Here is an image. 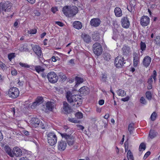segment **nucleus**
Segmentation results:
<instances>
[{"instance_id": "obj_47", "label": "nucleus", "mask_w": 160, "mask_h": 160, "mask_svg": "<svg viewBox=\"0 0 160 160\" xmlns=\"http://www.w3.org/2000/svg\"><path fill=\"white\" fill-rule=\"evenodd\" d=\"M57 141H48V144L51 145L53 146L57 143Z\"/></svg>"}, {"instance_id": "obj_29", "label": "nucleus", "mask_w": 160, "mask_h": 160, "mask_svg": "<svg viewBox=\"0 0 160 160\" xmlns=\"http://www.w3.org/2000/svg\"><path fill=\"white\" fill-rule=\"evenodd\" d=\"M117 92L118 95L121 97L124 96L126 95V92L121 89H119L118 90Z\"/></svg>"}, {"instance_id": "obj_33", "label": "nucleus", "mask_w": 160, "mask_h": 160, "mask_svg": "<svg viewBox=\"0 0 160 160\" xmlns=\"http://www.w3.org/2000/svg\"><path fill=\"white\" fill-rule=\"evenodd\" d=\"M134 123H131L129 125L128 130L131 134L132 133L134 129Z\"/></svg>"}, {"instance_id": "obj_3", "label": "nucleus", "mask_w": 160, "mask_h": 160, "mask_svg": "<svg viewBox=\"0 0 160 160\" xmlns=\"http://www.w3.org/2000/svg\"><path fill=\"white\" fill-rule=\"evenodd\" d=\"M12 4L9 2L6 1L4 3H0V12L4 11H9L11 8Z\"/></svg>"}, {"instance_id": "obj_19", "label": "nucleus", "mask_w": 160, "mask_h": 160, "mask_svg": "<svg viewBox=\"0 0 160 160\" xmlns=\"http://www.w3.org/2000/svg\"><path fill=\"white\" fill-rule=\"evenodd\" d=\"M100 23V19L98 18H93L91 19L90 21L91 25L94 27L98 26Z\"/></svg>"}, {"instance_id": "obj_13", "label": "nucleus", "mask_w": 160, "mask_h": 160, "mask_svg": "<svg viewBox=\"0 0 160 160\" xmlns=\"http://www.w3.org/2000/svg\"><path fill=\"white\" fill-rule=\"evenodd\" d=\"M62 111L66 114L68 113L71 111V107L66 102H63Z\"/></svg>"}, {"instance_id": "obj_5", "label": "nucleus", "mask_w": 160, "mask_h": 160, "mask_svg": "<svg viewBox=\"0 0 160 160\" xmlns=\"http://www.w3.org/2000/svg\"><path fill=\"white\" fill-rule=\"evenodd\" d=\"M19 94L18 89L16 88L13 87L9 89L8 94L10 97L15 98L18 97Z\"/></svg>"}, {"instance_id": "obj_49", "label": "nucleus", "mask_w": 160, "mask_h": 160, "mask_svg": "<svg viewBox=\"0 0 160 160\" xmlns=\"http://www.w3.org/2000/svg\"><path fill=\"white\" fill-rule=\"evenodd\" d=\"M107 78V76L105 74H102V78L101 80L103 82H105L106 81Z\"/></svg>"}, {"instance_id": "obj_45", "label": "nucleus", "mask_w": 160, "mask_h": 160, "mask_svg": "<svg viewBox=\"0 0 160 160\" xmlns=\"http://www.w3.org/2000/svg\"><path fill=\"white\" fill-rule=\"evenodd\" d=\"M122 50L124 53H127L129 52V48L128 47H123L122 48Z\"/></svg>"}, {"instance_id": "obj_43", "label": "nucleus", "mask_w": 160, "mask_h": 160, "mask_svg": "<svg viewBox=\"0 0 160 160\" xmlns=\"http://www.w3.org/2000/svg\"><path fill=\"white\" fill-rule=\"evenodd\" d=\"M97 34L96 35V34H94L92 36L93 39L95 41L98 40L99 38V34L97 33Z\"/></svg>"}, {"instance_id": "obj_52", "label": "nucleus", "mask_w": 160, "mask_h": 160, "mask_svg": "<svg viewBox=\"0 0 160 160\" xmlns=\"http://www.w3.org/2000/svg\"><path fill=\"white\" fill-rule=\"evenodd\" d=\"M14 54L12 53L8 55V58L9 60L10 61L14 57Z\"/></svg>"}, {"instance_id": "obj_38", "label": "nucleus", "mask_w": 160, "mask_h": 160, "mask_svg": "<svg viewBox=\"0 0 160 160\" xmlns=\"http://www.w3.org/2000/svg\"><path fill=\"white\" fill-rule=\"evenodd\" d=\"M28 33L31 34H34L36 33L37 30L35 28L30 29L28 31Z\"/></svg>"}, {"instance_id": "obj_40", "label": "nucleus", "mask_w": 160, "mask_h": 160, "mask_svg": "<svg viewBox=\"0 0 160 160\" xmlns=\"http://www.w3.org/2000/svg\"><path fill=\"white\" fill-rule=\"evenodd\" d=\"M154 41L156 44L160 45V36H157L155 38Z\"/></svg>"}, {"instance_id": "obj_50", "label": "nucleus", "mask_w": 160, "mask_h": 160, "mask_svg": "<svg viewBox=\"0 0 160 160\" xmlns=\"http://www.w3.org/2000/svg\"><path fill=\"white\" fill-rule=\"evenodd\" d=\"M0 67L3 70H5V69L6 65L5 64L1 62H0Z\"/></svg>"}, {"instance_id": "obj_1", "label": "nucleus", "mask_w": 160, "mask_h": 160, "mask_svg": "<svg viewBox=\"0 0 160 160\" xmlns=\"http://www.w3.org/2000/svg\"><path fill=\"white\" fill-rule=\"evenodd\" d=\"M66 97L68 101L75 107L80 106L82 103L81 96L78 95H72L69 91L67 92Z\"/></svg>"}, {"instance_id": "obj_62", "label": "nucleus", "mask_w": 160, "mask_h": 160, "mask_svg": "<svg viewBox=\"0 0 160 160\" xmlns=\"http://www.w3.org/2000/svg\"><path fill=\"white\" fill-rule=\"evenodd\" d=\"M27 1L29 3L33 4H34L36 0H27Z\"/></svg>"}, {"instance_id": "obj_4", "label": "nucleus", "mask_w": 160, "mask_h": 160, "mask_svg": "<svg viewBox=\"0 0 160 160\" xmlns=\"http://www.w3.org/2000/svg\"><path fill=\"white\" fill-rule=\"evenodd\" d=\"M93 51L97 55H99L102 52V48L101 45L99 43L96 42L93 45Z\"/></svg>"}, {"instance_id": "obj_54", "label": "nucleus", "mask_w": 160, "mask_h": 160, "mask_svg": "<svg viewBox=\"0 0 160 160\" xmlns=\"http://www.w3.org/2000/svg\"><path fill=\"white\" fill-rule=\"evenodd\" d=\"M74 59H72L70 60L69 61V64L73 66L74 64Z\"/></svg>"}, {"instance_id": "obj_18", "label": "nucleus", "mask_w": 160, "mask_h": 160, "mask_svg": "<svg viewBox=\"0 0 160 160\" xmlns=\"http://www.w3.org/2000/svg\"><path fill=\"white\" fill-rule=\"evenodd\" d=\"M79 92L81 94L85 95L89 93V90L87 87L84 86L79 89Z\"/></svg>"}, {"instance_id": "obj_22", "label": "nucleus", "mask_w": 160, "mask_h": 160, "mask_svg": "<svg viewBox=\"0 0 160 160\" xmlns=\"http://www.w3.org/2000/svg\"><path fill=\"white\" fill-rule=\"evenodd\" d=\"M76 84L75 87H77L80 84L82 83L84 81L83 78L78 76H76L75 78Z\"/></svg>"}, {"instance_id": "obj_7", "label": "nucleus", "mask_w": 160, "mask_h": 160, "mask_svg": "<svg viewBox=\"0 0 160 160\" xmlns=\"http://www.w3.org/2000/svg\"><path fill=\"white\" fill-rule=\"evenodd\" d=\"M124 58L121 56H118L116 58L115 60L114 64L115 66L117 68H121L123 65Z\"/></svg>"}, {"instance_id": "obj_25", "label": "nucleus", "mask_w": 160, "mask_h": 160, "mask_svg": "<svg viewBox=\"0 0 160 160\" xmlns=\"http://www.w3.org/2000/svg\"><path fill=\"white\" fill-rule=\"evenodd\" d=\"M114 12L116 16L117 17H120L122 15V11L118 7H116L115 8Z\"/></svg>"}, {"instance_id": "obj_57", "label": "nucleus", "mask_w": 160, "mask_h": 160, "mask_svg": "<svg viewBox=\"0 0 160 160\" xmlns=\"http://www.w3.org/2000/svg\"><path fill=\"white\" fill-rule=\"evenodd\" d=\"M34 13L35 16H39L40 15V13L37 10H35L34 11Z\"/></svg>"}, {"instance_id": "obj_10", "label": "nucleus", "mask_w": 160, "mask_h": 160, "mask_svg": "<svg viewBox=\"0 0 160 160\" xmlns=\"http://www.w3.org/2000/svg\"><path fill=\"white\" fill-rule=\"evenodd\" d=\"M33 51L39 57L42 55L41 48L38 45H35L32 47Z\"/></svg>"}, {"instance_id": "obj_55", "label": "nucleus", "mask_w": 160, "mask_h": 160, "mask_svg": "<svg viewBox=\"0 0 160 160\" xmlns=\"http://www.w3.org/2000/svg\"><path fill=\"white\" fill-rule=\"evenodd\" d=\"M55 23L60 27H62L64 25V24L60 22L56 21L55 22Z\"/></svg>"}, {"instance_id": "obj_9", "label": "nucleus", "mask_w": 160, "mask_h": 160, "mask_svg": "<svg viewBox=\"0 0 160 160\" xmlns=\"http://www.w3.org/2000/svg\"><path fill=\"white\" fill-rule=\"evenodd\" d=\"M54 108V104L51 102H47L46 104L45 112H48L52 111Z\"/></svg>"}, {"instance_id": "obj_59", "label": "nucleus", "mask_w": 160, "mask_h": 160, "mask_svg": "<svg viewBox=\"0 0 160 160\" xmlns=\"http://www.w3.org/2000/svg\"><path fill=\"white\" fill-rule=\"evenodd\" d=\"M68 145L70 146L72 145L74 143V141H68Z\"/></svg>"}, {"instance_id": "obj_60", "label": "nucleus", "mask_w": 160, "mask_h": 160, "mask_svg": "<svg viewBox=\"0 0 160 160\" xmlns=\"http://www.w3.org/2000/svg\"><path fill=\"white\" fill-rule=\"evenodd\" d=\"M104 103V101L102 99L100 100L98 102V103L100 105H103Z\"/></svg>"}, {"instance_id": "obj_32", "label": "nucleus", "mask_w": 160, "mask_h": 160, "mask_svg": "<svg viewBox=\"0 0 160 160\" xmlns=\"http://www.w3.org/2000/svg\"><path fill=\"white\" fill-rule=\"evenodd\" d=\"M140 48L142 51H144L146 48V46L145 43L141 41L140 43Z\"/></svg>"}, {"instance_id": "obj_44", "label": "nucleus", "mask_w": 160, "mask_h": 160, "mask_svg": "<svg viewBox=\"0 0 160 160\" xmlns=\"http://www.w3.org/2000/svg\"><path fill=\"white\" fill-rule=\"evenodd\" d=\"M146 96L148 99H151L152 98L151 93L149 92H147L146 93Z\"/></svg>"}, {"instance_id": "obj_24", "label": "nucleus", "mask_w": 160, "mask_h": 160, "mask_svg": "<svg viewBox=\"0 0 160 160\" xmlns=\"http://www.w3.org/2000/svg\"><path fill=\"white\" fill-rule=\"evenodd\" d=\"M48 140H57V137L55 134L53 133H49L48 135Z\"/></svg>"}, {"instance_id": "obj_36", "label": "nucleus", "mask_w": 160, "mask_h": 160, "mask_svg": "<svg viewBox=\"0 0 160 160\" xmlns=\"http://www.w3.org/2000/svg\"><path fill=\"white\" fill-rule=\"evenodd\" d=\"M42 97H40L37 98L35 102L38 105H39L42 102Z\"/></svg>"}, {"instance_id": "obj_48", "label": "nucleus", "mask_w": 160, "mask_h": 160, "mask_svg": "<svg viewBox=\"0 0 160 160\" xmlns=\"http://www.w3.org/2000/svg\"><path fill=\"white\" fill-rule=\"evenodd\" d=\"M69 121L74 123H78L79 122V121L77 120H76L74 118H71L69 119Z\"/></svg>"}, {"instance_id": "obj_51", "label": "nucleus", "mask_w": 160, "mask_h": 160, "mask_svg": "<svg viewBox=\"0 0 160 160\" xmlns=\"http://www.w3.org/2000/svg\"><path fill=\"white\" fill-rule=\"evenodd\" d=\"M52 12L54 13H55L58 10V8L57 7H54L51 8Z\"/></svg>"}, {"instance_id": "obj_16", "label": "nucleus", "mask_w": 160, "mask_h": 160, "mask_svg": "<svg viewBox=\"0 0 160 160\" xmlns=\"http://www.w3.org/2000/svg\"><path fill=\"white\" fill-rule=\"evenodd\" d=\"M81 37L83 41L86 43H89L91 41L90 36L85 33H82Z\"/></svg>"}, {"instance_id": "obj_34", "label": "nucleus", "mask_w": 160, "mask_h": 160, "mask_svg": "<svg viewBox=\"0 0 160 160\" xmlns=\"http://www.w3.org/2000/svg\"><path fill=\"white\" fill-rule=\"evenodd\" d=\"M146 148V145L144 143H142L139 147V150L141 151H143L145 150Z\"/></svg>"}, {"instance_id": "obj_31", "label": "nucleus", "mask_w": 160, "mask_h": 160, "mask_svg": "<svg viewBox=\"0 0 160 160\" xmlns=\"http://www.w3.org/2000/svg\"><path fill=\"white\" fill-rule=\"evenodd\" d=\"M105 60L106 61H109L111 59L110 54L108 53H105L103 56Z\"/></svg>"}, {"instance_id": "obj_41", "label": "nucleus", "mask_w": 160, "mask_h": 160, "mask_svg": "<svg viewBox=\"0 0 160 160\" xmlns=\"http://www.w3.org/2000/svg\"><path fill=\"white\" fill-rule=\"evenodd\" d=\"M39 105L35 101L32 103V104H29V107H30L31 108L34 109L37 106Z\"/></svg>"}, {"instance_id": "obj_21", "label": "nucleus", "mask_w": 160, "mask_h": 160, "mask_svg": "<svg viewBox=\"0 0 160 160\" xmlns=\"http://www.w3.org/2000/svg\"><path fill=\"white\" fill-rule=\"evenodd\" d=\"M139 58L137 54H135L133 55V65L134 67L138 66L139 63Z\"/></svg>"}, {"instance_id": "obj_63", "label": "nucleus", "mask_w": 160, "mask_h": 160, "mask_svg": "<svg viewBox=\"0 0 160 160\" xmlns=\"http://www.w3.org/2000/svg\"><path fill=\"white\" fill-rule=\"evenodd\" d=\"M129 99V97H126L125 98H123L122 99V100L124 102L127 101Z\"/></svg>"}, {"instance_id": "obj_56", "label": "nucleus", "mask_w": 160, "mask_h": 160, "mask_svg": "<svg viewBox=\"0 0 160 160\" xmlns=\"http://www.w3.org/2000/svg\"><path fill=\"white\" fill-rule=\"evenodd\" d=\"M140 102L143 104H145L146 103V102L144 98L143 97L141 98L140 99Z\"/></svg>"}, {"instance_id": "obj_37", "label": "nucleus", "mask_w": 160, "mask_h": 160, "mask_svg": "<svg viewBox=\"0 0 160 160\" xmlns=\"http://www.w3.org/2000/svg\"><path fill=\"white\" fill-rule=\"evenodd\" d=\"M157 116V114L155 112H154L152 114L150 118L152 121H154L156 119Z\"/></svg>"}, {"instance_id": "obj_15", "label": "nucleus", "mask_w": 160, "mask_h": 160, "mask_svg": "<svg viewBox=\"0 0 160 160\" xmlns=\"http://www.w3.org/2000/svg\"><path fill=\"white\" fill-rule=\"evenodd\" d=\"M121 24L122 27L125 28H128L130 25V22L127 17L123 18L121 20Z\"/></svg>"}, {"instance_id": "obj_30", "label": "nucleus", "mask_w": 160, "mask_h": 160, "mask_svg": "<svg viewBox=\"0 0 160 160\" xmlns=\"http://www.w3.org/2000/svg\"><path fill=\"white\" fill-rule=\"evenodd\" d=\"M35 69L36 71L38 73L42 72L44 70V69L40 66H36Z\"/></svg>"}, {"instance_id": "obj_35", "label": "nucleus", "mask_w": 160, "mask_h": 160, "mask_svg": "<svg viewBox=\"0 0 160 160\" xmlns=\"http://www.w3.org/2000/svg\"><path fill=\"white\" fill-rule=\"evenodd\" d=\"M60 134L63 138H64L65 139H68L70 138L71 136L69 135H68L65 133L63 134L60 133Z\"/></svg>"}, {"instance_id": "obj_39", "label": "nucleus", "mask_w": 160, "mask_h": 160, "mask_svg": "<svg viewBox=\"0 0 160 160\" xmlns=\"http://www.w3.org/2000/svg\"><path fill=\"white\" fill-rule=\"evenodd\" d=\"M19 65L21 66L23 68H29L30 66L26 63H23L21 62L19 63Z\"/></svg>"}, {"instance_id": "obj_17", "label": "nucleus", "mask_w": 160, "mask_h": 160, "mask_svg": "<svg viewBox=\"0 0 160 160\" xmlns=\"http://www.w3.org/2000/svg\"><path fill=\"white\" fill-rule=\"evenodd\" d=\"M151 61V58L148 56H146L144 58L143 60V65L145 67H147L149 65Z\"/></svg>"}, {"instance_id": "obj_28", "label": "nucleus", "mask_w": 160, "mask_h": 160, "mask_svg": "<svg viewBox=\"0 0 160 160\" xmlns=\"http://www.w3.org/2000/svg\"><path fill=\"white\" fill-rule=\"evenodd\" d=\"M127 157L128 160H134L133 154L130 150H128V152Z\"/></svg>"}, {"instance_id": "obj_23", "label": "nucleus", "mask_w": 160, "mask_h": 160, "mask_svg": "<svg viewBox=\"0 0 160 160\" xmlns=\"http://www.w3.org/2000/svg\"><path fill=\"white\" fill-rule=\"evenodd\" d=\"M73 27L77 29H81L82 27V23L79 21H76L73 23Z\"/></svg>"}, {"instance_id": "obj_14", "label": "nucleus", "mask_w": 160, "mask_h": 160, "mask_svg": "<svg viewBox=\"0 0 160 160\" xmlns=\"http://www.w3.org/2000/svg\"><path fill=\"white\" fill-rule=\"evenodd\" d=\"M13 157L14 156L16 157H19L22 155V152L21 150L18 147H15L12 151Z\"/></svg>"}, {"instance_id": "obj_12", "label": "nucleus", "mask_w": 160, "mask_h": 160, "mask_svg": "<svg viewBox=\"0 0 160 160\" xmlns=\"http://www.w3.org/2000/svg\"><path fill=\"white\" fill-rule=\"evenodd\" d=\"M67 146L66 142L65 141H60L58 143V148L60 151L64 150Z\"/></svg>"}, {"instance_id": "obj_8", "label": "nucleus", "mask_w": 160, "mask_h": 160, "mask_svg": "<svg viewBox=\"0 0 160 160\" xmlns=\"http://www.w3.org/2000/svg\"><path fill=\"white\" fill-rule=\"evenodd\" d=\"M150 19L147 16H142L140 19V24L142 26H146L149 23Z\"/></svg>"}, {"instance_id": "obj_58", "label": "nucleus", "mask_w": 160, "mask_h": 160, "mask_svg": "<svg viewBox=\"0 0 160 160\" xmlns=\"http://www.w3.org/2000/svg\"><path fill=\"white\" fill-rule=\"evenodd\" d=\"M150 152L149 151L147 152L145 154L144 156V158L146 159V158L150 154Z\"/></svg>"}, {"instance_id": "obj_61", "label": "nucleus", "mask_w": 160, "mask_h": 160, "mask_svg": "<svg viewBox=\"0 0 160 160\" xmlns=\"http://www.w3.org/2000/svg\"><path fill=\"white\" fill-rule=\"evenodd\" d=\"M58 58V57H57L53 56L52 58V60L53 62H56L57 61V58Z\"/></svg>"}, {"instance_id": "obj_42", "label": "nucleus", "mask_w": 160, "mask_h": 160, "mask_svg": "<svg viewBox=\"0 0 160 160\" xmlns=\"http://www.w3.org/2000/svg\"><path fill=\"white\" fill-rule=\"evenodd\" d=\"M75 116L78 118L81 119L82 118L83 115L81 112H78L76 113Z\"/></svg>"}, {"instance_id": "obj_46", "label": "nucleus", "mask_w": 160, "mask_h": 160, "mask_svg": "<svg viewBox=\"0 0 160 160\" xmlns=\"http://www.w3.org/2000/svg\"><path fill=\"white\" fill-rule=\"evenodd\" d=\"M18 74L17 71L15 69L13 68L11 70V74L12 75L16 76Z\"/></svg>"}, {"instance_id": "obj_53", "label": "nucleus", "mask_w": 160, "mask_h": 160, "mask_svg": "<svg viewBox=\"0 0 160 160\" xmlns=\"http://www.w3.org/2000/svg\"><path fill=\"white\" fill-rule=\"evenodd\" d=\"M117 77L116 75L113 74L110 77V79H112L113 82H115L116 80Z\"/></svg>"}, {"instance_id": "obj_2", "label": "nucleus", "mask_w": 160, "mask_h": 160, "mask_svg": "<svg viewBox=\"0 0 160 160\" xmlns=\"http://www.w3.org/2000/svg\"><path fill=\"white\" fill-rule=\"evenodd\" d=\"M62 12L66 16L71 17L74 16L78 12V8L75 6H66L63 8Z\"/></svg>"}, {"instance_id": "obj_6", "label": "nucleus", "mask_w": 160, "mask_h": 160, "mask_svg": "<svg viewBox=\"0 0 160 160\" xmlns=\"http://www.w3.org/2000/svg\"><path fill=\"white\" fill-rule=\"evenodd\" d=\"M47 77L49 81L52 83L56 82L58 79V76L54 72H50L48 73Z\"/></svg>"}, {"instance_id": "obj_20", "label": "nucleus", "mask_w": 160, "mask_h": 160, "mask_svg": "<svg viewBox=\"0 0 160 160\" xmlns=\"http://www.w3.org/2000/svg\"><path fill=\"white\" fill-rule=\"evenodd\" d=\"M157 75V72L156 70H154L153 71V74L151 76V77L148 80V82L149 84H151L152 83V78H153L154 81L155 82H156V81Z\"/></svg>"}, {"instance_id": "obj_11", "label": "nucleus", "mask_w": 160, "mask_h": 160, "mask_svg": "<svg viewBox=\"0 0 160 160\" xmlns=\"http://www.w3.org/2000/svg\"><path fill=\"white\" fill-rule=\"evenodd\" d=\"M40 122L38 118H32L30 121V125L33 128L37 127L39 125Z\"/></svg>"}, {"instance_id": "obj_64", "label": "nucleus", "mask_w": 160, "mask_h": 160, "mask_svg": "<svg viewBox=\"0 0 160 160\" xmlns=\"http://www.w3.org/2000/svg\"><path fill=\"white\" fill-rule=\"evenodd\" d=\"M78 129L83 130L84 129V127L82 125H78L77 126Z\"/></svg>"}, {"instance_id": "obj_27", "label": "nucleus", "mask_w": 160, "mask_h": 160, "mask_svg": "<svg viewBox=\"0 0 160 160\" xmlns=\"http://www.w3.org/2000/svg\"><path fill=\"white\" fill-rule=\"evenodd\" d=\"M157 134V132L153 131H151L150 132L149 136V139H152L155 137Z\"/></svg>"}, {"instance_id": "obj_26", "label": "nucleus", "mask_w": 160, "mask_h": 160, "mask_svg": "<svg viewBox=\"0 0 160 160\" xmlns=\"http://www.w3.org/2000/svg\"><path fill=\"white\" fill-rule=\"evenodd\" d=\"M4 150L10 157H13L12 152L11 149L8 146L6 145L4 147Z\"/></svg>"}]
</instances>
